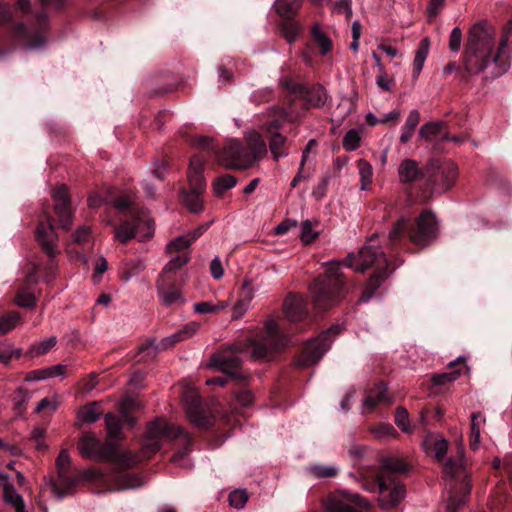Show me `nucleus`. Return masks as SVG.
Here are the masks:
<instances>
[{"label": "nucleus", "instance_id": "38", "mask_svg": "<svg viewBox=\"0 0 512 512\" xmlns=\"http://www.w3.org/2000/svg\"><path fill=\"white\" fill-rule=\"evenodd\" d=\"M443 126L444 124L441 121L426 123L419 130V137L431 141L434 137L441 135Z\"/></svg>", "mask_w": 512, "mask_h": 512}, {"label": "nucleus", "instance_id": "35", "mask_svg": "<svg viewBox=\"0 0 512 512\" xmlns=\"http://www.w3.org/2000/svg\"><path fill=\"white\" fill-rule=\"evenodd\" d=\"M4 499L12 505L16 512H25V504L23 497L11 485H5L3 489Z\"/></svg>", "mask_w": 512, "mask_h": 512}, {"label": "nucleus", "instance_id": "56", "mask_svg": "<svg viewBox=\"0 0 512 512\" xmlns=\"http://www.w3.org/2000/svg\"><path fill=\"white\" fill-rule=\"evenodd\" d=\"M318 236L314 231L312 223L309 220L303 221L301 224L300 237L304 244H310Z\"/></svg>", "mask_w": 512, "mask_h": 512}, {"label": "nucleus", "instance_id": "55", "mask_svg": "<svg viewBox=\"0 0 512 512\" xmlns=\"http://www.w3.org/2000/svg\"><path fill=\"white\" fill-rule=\"evenodd\" d=\"M460 375V370H453L451 372L435 374L432 376V382L436 386L445 385L446 383L455 381L456 379L459 378Z\"/></svg>", "mask_w": 512, "mask_h": 512}, {"label": "nucleus", "instance_id": "3", "mask_svg": "<svg viewBox=\"0 0 512 512\" xmlns=\"http://www.w3.org/2000/svg\"><path fill=\"white\" fill-rule=\"evenodd\" d=\"M343 265L352 268L355 272L361 273L369 267L375 266L376 271L367 282L360 298L361 301H368L394 269V267L389 269V264L384 253L381 251L380 247L373 244H366L362 246L358 252L349 253L343 261Z\"/></svg>", "mask_w": 512, "mask_h": 512}, {"label": "nucleus", "instance_id": "13", "mask_svg": "<svg viewBox=\"0 0 512 512\" xmlns=\"http://www.w3.org/2000/svg\"><path fill=\"white\" fill-rule=\"evenodd\" d=\"M36 239L42 250L49 256L44 280L50 282L55 275L56 264L54 258L59 253L56 245L57 236L50 220L39 223L36 230Z\"/></svg>", "mask_w": 512, "mask_h": 512}, {"label": "nucleus", "instance_id": "25", "mask_svg": "<svg viewBox=\"0 0 512 512\" xmlns=\"http://www.w3.org/2000/svg\"><path fill=\"white\" fill-rule=\"evenodd\" d=\"M180 342L175 333L170 336L164 337L158 346L155 345V341H149L146 345L141 347L140 354L142 355L140 360H146L147 358H154L159 350H165L176 343Z\"/></svg>", "mask_w": 512, "mask_h": 512}, {"label": "nucleus", "instance_id": "44", "mask_svg": "<svg viewBox=\"0 0 512 512\" xmlns=\"http://www.w3.org/2000/svg\"><path fill=\"white\" fill-rule=\"evenodd\" d=\"M136 407V402L131 397H126L119 404V412L125 422L129 425L133 426L136 423V420L131 417L130 412Z\"/></svg>", "mask_w": 512, "mask_h": 512}, {"label": "nucleus", "instance_id": "54", "mask_svg": "<svg viewBox=\"0 0 512 512\" xmlns=\"http://www.w3.org/2000/svg\"><path fill=\"white\" fill-rule=\"evenodd\" d=\"M395 423L405 433L411 432L408 412L404 407H398L395 411Z\"/></svg>", "mask_w": 512, "mask_h": 512}, {"label": "nucleus", "instance_id": "45", "mask_svg": "<svg viewBox=\"0 0 512 512\" xmlns=\"http://www.w3.org/2000/svg\"><path fill=\"white\" fill-rule=\"evenodd\" d=\"M57 343V338L55 336L48 337L41 341L38 344L32 345L29 349V354L31 356H39L48 352L51 348H53Z\"/></svg>", "mask_w": 512, "mask_h": 512}, {"label": "nucleus", "instance_id": "52", "mask_svg": "<svg viewBox=\"0 0 512 512\" xmlns=\"http://www.w3.org/2000/svg\"><path fill=\"white\" fill-rule=\"evenodd\" d=\"M281 31L287 42L292 43L300 32V26L295 22L286 21L281 25Z\"/></svg>", "mask_w": 512, "mask_h": 512}, {"label": "nucleus", "instance_id": "59", "mask_svg": "<svg viewBox=\"0 0 512 512\" xmlns=\"http://www.w3.org/2000/svg\"><path fill=\"white\" fill-rule=\"evenodd\" d=\"M462 44V32L458 27L452 29L449 37V48L453 52H458Z\"/></svg>", "mask_w": 512, "mask_h": 512}, {"label": "nucleus", "instance_id": "29", "mask_svg": "<svg viewBox=\"0 0 512 512\" xmlns=\"http://www.w3.org/2000/svg\"><path fill=\"white\" fill-rule=\"evenodd\" d=\"M486 419L480 413H472L471 424H470V448L476 450L480 444L481 430L485 425Z\"/></svg>", "mask_w": 512, "mask_h": 512}, {"label": "nucleus", "instance_id": "8", "mask_svg": "<svg viewBox=\"0 0 512 512\" xmlns=\"http://www.w3.org/2000/svg\"><path fill=\"white\" fill-rule=\"evenodd\" d=\"M115 240L127 243L137 237L139 241L151 238L154 234V222L145 210H133L132 214L115 228Z\"/></svg>", "mask_w": 512, "mask_h": 512}, {"label": "nucleus", "instance_id": "32", "mask_svg": "<svg viewBox=\"0 0 512 512\" xmlns=\"http://www.w3.org/2000/svg\"><path fill=\"white\" fill-rule=\"evenodd\" d=\"M430 49V41L428 38H424L420 41L419 46L415 52V58L413 62V76L416 78L420 74L424 63L428 57Z\"/></svg>", "mask_w": 512, "mask_h": 512}, {"label": "nucleus", "instance_id": "63", "mask_svg": "<svg viewBox=\"0 0 512 512\" xmlns=\"http://www.w3.org/2000/svg\"><path fill=\"white\" fill-rule=\"evenodd\" d=\"M211 275L214 279H221L224 275V269L219 257H215L210 263Z\"/></svg>", "mask_w": 512, "mask_h": 512}, {"label": "nucleus", "instance_id": "4", "mask_svg": "<svg viewBox=\"0 0 512 512\" xmlns=\"http://www.w3.org/2000/svg\"><path fill=\"white\" fill-rule=\"evenodd\" d=\"M447 450V440L442 438L434 442V456L438 461L443 462L444 475L449 476L450 478L461 479L459 487L461 491V496H458L456 488L451 486L449 491V499L447 503L448 512H457V509L464 505L466 496L470 493L471 490L470 482L466 478V462L464 459V445L462 438H460L459 442L457 443L456 458H449L447 461L444 462V457L447 453Z\"/></svg>", "mask_w": 512, "mask_h": 512}, {"label": "nucleus", "instance_id": "6", "mask_svg": "<svg viewBox=\"0 0 512 512\" xmlns=\"http://www.w3.org/2000/svg\"><path fill=\"white\" fill-rule=\"evenodd\" d=\"M437 221L430 211L422 212L415 224L409 225L408 219L400 218L389 232L388 238L391 245L396 244L405 234L410 241L418 246H426L436 237Z\"/></svg>", "mask_w": 512, "mask_h": 512}, {"label": "nucleus", "instance_id": "26", "mask_svg": "<svg viewBox=\"0 0 512 512\" xmlns=\"http://www.w3.org/2000/svg\"><path fill=\"white\" fill-rule=\"evenodd\" d=\"M398 175L400 182L411 183L420 177L421 172L416 161L404 159L399 165Z\"/></svg>", "mask_w": 512, "mask_h": 512}, {"label": "nucleus", "instance_id": "60", "mask_svg": "<svg viewBox=\"0 0 512 512\" xmlns=\"http://www.w3.org/2000/svg\"><path fill=\"white\" fill-rule=\"evenodd\" d=\"M91 236V230L88 226L79 227L72 235V240L74 243L82 244L86 243Z\"/></svg>", "mask_w": 512, "mask_h": 512}, {"label": "nucleus", "instance_id": "24", "mask_svg": "<svg viewBox=\"0 0 512 512\" xmlns=\"http://www.w3.org/2000/svg\"><path fill=\"white\" fill-rule=\"evenodd\" d=\"M253 298L254 289L248 281H245L240 292V297L232 309V318H241L250 308V303Z\"/></svg>", "mask_w": 512, "mask_h": 512}, {"label": "nucleus", "instance_id": "64", "mask_svg": "<svg viewBox=\"0 0 512 512\" xmlns=\"http://www.w3.org/2000/svg\"><path fill=\"white\" fill-rule=\"evenodd\" d=\"M236 400L242 406L247 407L253 403L254 397L251 391L243 390L236 394Z\"/></svg>", "mask_w": 512, "mask_h": 512}, {"label": "nucleus", "instance_id": "9", "mask_svg": "<svg viewBox=\"0 0 512 512\" xmlns=\"http://www.w3.org/2000/svg\"><path fill=\"white\" fill-rule=\"evenodd\" d=\"M204 159L198 155L191 157L188 168L189 191L183 193V202L192 213L203 210L202 195L206 189L203 177Z\"/></svg>", "mask_w": 512, "mask_h": 512}, {"label": "nucleus", "instance_id": "42", "mask_svg": "<svg viewBox=\"0 0 512 512\" xmlns=\"http://www.w3.org/2000/svg\"><path fill=\"white\" fill-rule=\"evenodd\" d=\"M227 306L228 303L225 301L218 302L217 304L206 301L195 303L193 308L196 313L205 314L218 312L225 309Z\"/></svg>", "mask_w": 512, "mask_h": 512}, {"label": "nucleus", "instance_id": "5", "mask_svg": "<svg viewBox=\"0 0 512 512\" xmlns=\"http://www.w3.org/2000/svg\"><path fill=\"white\" fill-rule=\"evenodd\" d=\"M178 439L183 444V448L175 453L171 461L183 467H190V463L186 460L188 454V446L191 444V437L180 427L169 424L164 419H157L149 424L145 448L151 452H156L164 440Z\"/></svg>", "mask_w": 512, "mask_h": 512}, {"label": "nucleus", "instance_id": "11", "mask_svg": "<svg viewBox=\"0 0 512 512\" xmlns=\"http://www.w3.org/2000/svg\"><path fill=\"white\" fill-rule=\"evenodd\" d=\"M273 119L264 126V131L269 135V149L274 160L287 157L289 152L286 147L287 138L278 130L288 120V113L279 108L272 109Z\"/></svg>", "mask_w": 512, "mask_h": 512}, {"label": "nucleus", "instance_id": "19", "mask_svg": "<svg viewBox=\"0 0 512 512\" xmlns=\"http://www.w3.org/2000/svg\"><path fill=\"white\" fill-rule=\"evenodd\" d=\"M183 401L187 417L195 426L206 428L211 425V417L204 411L201 399L193 387L185 392Z\"/></svg>", "mask_w": 512, "mask_h": 512}, {"label": "nucleus", "instance_id": "48", "mask_svg": "<svg viewBox=\"0 0 512 512\" xmlns=\"http://www.w3.org/2000/svg\"><path fill=\"white\" fill-rule=\"evenodd\" d=\"M176 255L166 264L163 269V273H169L175 269L182 267L187 264L190 260L189 253H175Z\"/></svg>", "mask_w": 512, "mask_h": 512}, {"label": "nucleus", "instance_id": "41", "mask_svg": "<svg viewBox=\"0 0 512 512\" xmlns=\"http://www.w3.org/2000/svg\"><path fill=\"white\" fill-rule=\"evenodd\" d=\"M312 34L315 42L320 48V52L322 55H326L332 48V42L328 38V36L322 32L318 26H314L312 29Z\"/></svg>", "mask_w": 512, "mask_h": 512}, {"label": "nucleus", "instance_id": "47", "mask_svg": "<svg viewBox=\"0 0 512 512\" xmlns=\"http://www.w3.org/2000/svg\"><path fill=\"white\" fill-rule=\"evenodd\" d=\"M20 314L18 312H10L0 319V333L6 334L11 331L19 322Z\"/></svg>", "mask_w": 512, "mask_h": 512}, {"label": "nucleus", "instance_id": "22", "mask_svg": "<svg viewBox=\"0 0 512 512\" xmlns=\"http://www.w3.org/2000/svg\"><path fill=\"white\" fill-rule=\"evenodd\" d=\"M389 402L387 388L383 382H379L372 389L366 391L362 401L363 413H370L378 404Z\"/></svg>", "mask_w": 512, "mask_h": 512}, {"label": "nucleus", "instance_id": "10", "mask_svg": "<svg viewBox=\"0 0 512 512\" xmlns=\"http://www.w3.org/2000/svg\"><path fill=\"white\" fill-rule=\"evenodd\" d=\"M340 331L341 327L339 325H335L330 327L316 339L309 341L306 344L303 353L296 361L297 366L308 367L316 364L330 348L333 338L338 335Z\"/></svg>", "mask_w": 512, "mask_h": 512}, {"label": "nucleus", "instance_id": "36", "mask_svg": "<svg viewBox=\"0 0 512 512\" xmlns=\"http://www.w3.org/2000/svg\"><path fill=\"white\" fill-rule=\"evenodd\" d=\"M357 167L360 176V188L361 190H367L372 182V166L367 161L360 159L357 161Z\"/></svg>", "mask_w": 512, "mask_h": 512}, {"label": "nucleus", "instance_id": "49", "mask_svg": "<svg viewBox=\"0 0 512 512\" xmlns=\"http://www.w3.org/2000/svg\"><path fill=\"white\" fill-rule=\"evenodd\" d=\"M361 137L356 129L349 130L343 138V147L346 151H354L360 145Z\"/></svg>", "mask_w": 512, "mask_h": 512}, {"label": "nucleus", "instance_id": "21", "mask_svg": "<svg viewBox=\"0 0 512 512\" xmlns=\"http://www.w3.org/2000/svg\"><path fill=\"white\" fill-rule=\"evenodd\" d=\"M246 156L251 158L250 167L267 154V146L261 134L252 131L246 134Z\"/></svg>", "mask_w": 512, "mask_h": 512}, {"label": "nucleus", "instance_id": "30", "mask_svg": "<svg viewBox=\"0 0 512 512\" xmlns=\"http://www.w3.org/2000/svg\"><path fill=\"white\" fill-rule=\"evenodd\" d=\"M408 469L406 463L400 458L386 457L382 459L381 471L379 474L385 473L386 477L395 479L394 473H404Z\"/></svg>", "mask_w": 512, "mask_h": 512}, {"label": "nucleus", "instance_id": "37", "mask_svg": "<svg viewBox=\"0 0 512 512\" xmlns=\"http://www.w3.org/2000/svg\"><path fill=\"white\" fill-rule=\"evenodd\" d=\"M101 416V411L96 404H89L80 409L78 419L82 423H94Z\"/></svg>", "mask_w": 512, "mask_h": 512}, {"label": "nucleus", "instance_id": "51", "mask_svg": "<svg viewBox=\"0 0 512 512\" xmlns=\"http://www.w3.org/2000/svg\"><path fill=\"white\" fill-rule=\"evenodd\" d=\"M310 473L316 478H329L336 476L338 469L334 466L312 465L309 468Z\"/></svg>", "mask_w": 512, "mask_h": 512}, {"label": "nucleus", "instance_id": "28", "mask_svg": "<svg viewBox=\"0 0 512 512\" xmlns=\"http://www.w3.org/2000/svg\"><path fill=\"white\" fill-rule=\"evenodd\" d=\"M303 98L306 100L310 107L320 108L322 107L328 98L325 89L322 86H314L311 88H305L300 92Z\"/></svg>", "mask_w": 512, "mask_h": 512}, {"label": "nucleus", "instance_id": "1", "mask_svg": "<svg viewBox=\"0 0 512 512\" xmlns=\"http://www.w3.org/2000/svg\"><path fill=\"white\" fill-rule=\"evenodd\" d=\"M512 34V18L506 24L497 48L495 29L487 21L474 24L468 33L464 57L462 79L482 74L484 80L502 76L510 66L509 53L506 50L509 36Z\"/></svg>", "mask_w": 512, "mask_h": 512}, {"label": "nucleus", "instance_id": "50", "mask_svg": "<svg viewBox=\"0 0 512 512\" xmlns=\"http://www.w3.org/2000/svg\"><path fill=\"white\" fill-rule=\"evenodd\" d=\"M142 485L141 480L134 474L125 473L118 479V489H132Z\"/></svg>", "mask_w": 512, "mask_h": 512}, {"label": "nucleus", "instance_id": "33", "mask_svg": "<svg viewBox=\"0 0 512 512\" xmlns=\"http://www.w3.org/2000/svg\"><path fill=\"white\" fill-rule=\"evenodd\" d=\"M157 287L159 297L164 305L170 306L172 304L185 302L180 290L175 286L164 288L158 283Z\"/></svg>", "mask_w": 512, "mask_h": 512}, {"label": "nucleus", "instance_id": "31", "mask_svg": "<svg viewBox=\"0 0 512 512\" xmlns=\"http://www.w3.org/2000/svg\"><path fill=\"white\" fill-rule=\"evenodd\" d=\"M302 0H276L274 7L279 16L286 20L292 19L298 12Z\"/></svg>", "mask_w": 512, "mask_h": 512}, {"label": "nucleus", "instance_id": "23", "mask_svg": "<svg viewBox=\"0 0 512 512\" xmlns=\"http://www.w3.org/2000/svg\"><path fill=\"white\" fill-rule=\"evenodd\" d=\"M284 313L291 321L302 320L307 311L304 298L300 295H289L284 301Z\"/></svg>", "mask_w": 512, "mask_h": 512}, {"label": "nucleus", "instance_id": "15", "mask_svg": "<svg viewBox=\"0 0 512 512\" xmlns=\"http://www.w3.org/2000/svg\"><path fill=\"white\" fill-rule=\"evenodd\" d=\"M58 480L52 484L53 493L62 499L68 495L77 484L78 478L70 474L71 458L67 449H62L56 459Z\"/></svg>", "mask_w": 512, "mask_h": 512}, {"label": "nucleus", "instance_id": "53", "mask_svg": "<svg viewBox=\"0 0 512 512\" xmlns=\"http://www.w3.org/2000/svg\"><path fill=\"white\" fill-rule=\"evenodd\" d=\"M247 500L248 494L244 489H236L229 494V503L234 508H243Z\"/></svg>", "mask_w": 512, "mask_h": 512}, {"label": "nucleus", "instance_id": "12", "mask_svg": "<svg viewBox=\"0 0 512 512\" xmlns=\"http://www.w3.org/2000/svg\"><path fill=\"white\" fill-rule=\"evenodd\" d=\"M79 451L82 456L88 459L124 462L117 456V450L113 444L100 442L96 436L90 432L82 435L79 444Z\"/></svg>", "mask_w": 512, "mask_h": 512}, {"label": "nucleus", "instance_id": "58", "mask_svg": "<svg viewBox=\"0 0 512 512\" xmlns=\"http://www.w3.org/2000/svg\"><path fill=\"white\" fill-rule=\"evenodd\" d=\"M30 399V394L28 391H26L23 388H18L15 392V396L13 398V403L15 405V408L19 411H22L26 404L28 403Z\"/></svg>", "mask_w": 512, "mask_h": 512}, {"label": "nucleus", "instance_id": "14", "mask_svg": "<svg viewBox=\"0 0 512 512\" xmlns=\"http://www.w3.org/2000/svg\"><path fill=\"white\" fill-rule=\"evenodd\" d=\"M325 507L328 512H363L370 503L356 493L339 491L327 497Z\"/></svg>", "mask_w": 512, "mask_h": 512}, {"label": "nucleus", "instance_id": "7", "mask_svg": "<svg viewBox=\"0 0 512 512\" xmlns=\"http://www.w3.org/2000/svg\"><path fill=\"white\" fill-rule=\"evenodd\" d=\"M344 287L340 264L330 262L324 274L317 277L310 286L313 303L318 310H326L334 305Z\"/></svg>", "mask_w": 512, "mask_h": 512}, {"label": "nucleus", "instance_id": "61", "mask_svg": "<svg viewBox=\"0 0 512 512\" xmlns=\"http://www.w3.org/2000/svg\"><path fill=\"white\" fill-rule=\"evenodd\" d=\"M334 11L344 14L347 19L352 17L351 0H339L334 4Z\"/></svg>", "mask_w": 512, "mask_h": 512}, {"label": "nucleus", "instance_id": "18", "mask_svg": "<svg viewBox=\"0 0 512 512\" xmlns=\"http://www.w3.org/2000/svg\"><path fill=\"white\" fill-rule=\"evenodd\" d=\"M219 161L227 168L246 169L250 167V158L246 149L237 140H229L218 155Z\"/></svg>", "mask_w": 512, "mask_h": 512}, {"label": "nucleus", "instance_id": "27", "mask_svg": "<svg viewBox=\"0 0 512 512\" xmlns=\"http://www.w3.org/2000/svg\"><path fill=\"white\" fill-rule=\"evenodd\" d=\"M145 267V263L140 259L123 261L119 266V277L122 281L128 282L139 275Z\"/></svg>", "mask_w": 512, "mask_h": 512}, {"label": "nucleus", "instance_id": "34", "mask_svg": "<svg viewBox=\"0 0 512 512\" xmlns=\"http://www.w3.org/2000/svg\"><path fill=\"white\" fill-rule=\"evenodd\" d=\"M419 121H420V114H419L418 110H416V109L412 110L409 113V115L405 121V124L402 127V133L400 136V141L402 143H407L411 139Z\"/></svg>", "mask_w": 512, "mask_h": 512}, {"label": "nucleus", "instance_id": "46", "mask_svg": "<svg viewBox=\"0 0 512 512\" xmlns=\"http://www.w3.org/2000/svg\"><path fill=\"white\" fill-rule=\"evenodd\" d=\"M15 300L20 307L31 308L36 305L35 295L29 292L26 287L18 290Z\"/></svg>", "mask_w": 512, "mask_h": 512}, {"label": "nucleus", "instance_id": "17", "mask_svg": "<svg viewBox=\"0 0 512 512\" xmlns=\"http://www.w3.org/2000/svg\"><path fill=\"white\" fill-rule=\"evenodd\" d=\"M379 490V505L389 509L396 506L405 496V487L395 479L385 476V473L377 475Z\"/></svg>", "mask_w": 512, "mask_h": 512}, {"label": "nucleus", "instance_id": "43", "mask_svg": "<svg viewBox=\"0 0 512 512\" xmlns=\"http://www.w3.org/2000/svg\"><path fill=\"white\" fill-rule=\"evenodd\" d=\"M105 424L109 437L119 438L121 435L122 425L121 421L116 415L108 413L105 415Z\"/></svg>", "mask_w": 512, "mask_h": 512}, {"label": "nucleus", "instance_id": "40", "mask_svg": "<svg viewBox=\"0 0 512 512\" xmlns=\"http://www.w3.org/2000/svg\"><path fill=\"white\" fill-rule=\"evenodd\" d=\"M187 235L179 236L174 240L170 241L167 245V250L170 254L173 253H189L188 249L191 245Z\"/></svg>", "mask_w": 512, "mask_h": 512}, {"label": "nucleus", "instance_id": "57", "mask_svg": "<svg viewBox=\"0 0 512 512\" xmlns=\"http://www.w3.org/2000/svg\"><path fill=\"white\" fill-rule=\"evenodd\" d=\"M199 323L191 321L185 324L181 329L175 332L178 339L181 341L187 340L195 335L199 330Z\"/></svg>", "mask_w": 512, "mask_h": 512}, {"label": "nucleus", "instance_id": "2", "mask_svg": "<svg viewBox=\"0 0 512 512\" xmlns=\"http://www.w3.org/2000/svg\"><path fill=\"white\" fill-rule=\"evenodd\" d=\"M285 344L286 339L280 334L277 322L274 319H268L261 335L248 338L247 344H236L230 350L215 353L211 357L208 367L232 377H239L238 370L241 366V360L236 355L237 352H245L248 348H252V358L255 360H269Z\"/></svg>", "mask_w": 512, "mask_h": 512}, {"label": "nucleus", "instance_id": "62", "mask_svg": "<svg viewBox=\"0 0 512 512\" xmlns=\"http://www.w3.org/2000/svg\"><path fill=\"white\" fill-rule=\"evenodd\" d=\"M117 456L120 457L124 462H118V461H112V462L122 465V466H125V467H131L140 461L139 457L132 455L130 452H123V453L117 452Z\"/></svg>", "mask_w": 512, "mask_h": 512}, {"label": "nucleus", "instance_id": "39", "mask_svg": "<svg viewBox=\"0 0 512 512\" xmlns=\"http://www.w3.org/2000/svg\"><path fill=\"white\" fill-rule=\"evenodd\" d=\"M236 178L232 175L225 174L218 177L213 183L214 193L219 196L226 190L233 188L236 185Z\"/></svg>", "mask_w": 512, "mask_h": 512}, {"label": "nucleus", "instance_id": "16", "mask_svg": "<svg viewBox=\"0 0 512 512\" xmlns=\"http://www.w3.org/2000/svg\"><path fill=\"white\" fill-rule=\"evenodd\" d=\"M428 183L432 190L446 192L455 183L458 175L456 165L451 161L432 163L428 168Z\"/></svg>", "mask_w": 512, "mask_h": 512}, {"label": "nucleus", "instance_id": "20", "mask_svg": "<svg viewBox=\"0 0 512 512\" xmlns=\"http://www.w3.org/2000/svg\"><path fill=\"white\" fill-rule=\"evenodd\" d=\"M55 212L57 213L60 224L63 228H69L72 222V211L70 208V199L65 185L58 186L52 193Z\"/></svg>", "mask_w": 512, "mask_h": 512}]
</instances>
